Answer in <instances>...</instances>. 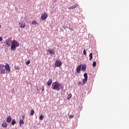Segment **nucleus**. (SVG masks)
<instances>
[{"mask_svg":"<svg viewBox=\"0 0 129 129\" xmlns=\"http://www.w3.org/2000/svg\"><path fill=\"white\" fill-rule=\"evenodd\" d=\"M6 43L7 46H11V51H15L16 49V47H19L20 44L17 41L14 40H12V38H9L6 40Z\"/></svg>","mask_w":129,"mask_h":129,"instance_id":"obj_1","label":"nucleus"},{"mask_svg":"<svg viewBox=\"0 0 129 129\" xmlns=\"http://www.w3.org/2000/svg\"><path fill=\"white\" fill-rule=\"evenodd\" d=\"M11 72V67L9 63L0 64V74H9Z\"/></svg>","mask_w":129,"mask_h":129,"instance_id":"obj_2","label":"nucleus"},{"mask_svg":"<svg viewBox=\"0 0 129 129\" xmlns=\"http://www.w3.org/2000/svg\"><path fill=\"white\" fill-rule=\"evenodd\" d=\"M51 89L55 90V91H60V89L62 90L64 89V86H63L62 84L59 83L58 82H55L52 84Z\"/></svg>","mask_w":129,"mask_h":129,"instance_id":"obj_3","label":"nucleus"},{"mask_svg":"<svg viewBox=\"0 0 129 129\" xmlns=\"http://www.w3.org/2000/svg\"><path fill=\"white\" fill-rule=\"evenodd\" d=\"M55 66H56V67H60L62 66V61H61V60H56L55 61Z\"/></svg>","mask_w":129,"mask_h":129,"instance_id":"obj_4","label":"nucleus"},{"mask_svg":"<svg viewBox=\"0 0 129 129\" xmlns=\"http://www.w3.org/2000/svg\"><path fill=\"white\" fill-rule=\"evenodd\" d=\"M24 120H25V115H22V119H20L19 121V124L20 126L24 124L25 122L24 121Z\"/></svg>","mask_w":129,"mask_h":129,"instance_id":"obj_5","label":"nucleus"},{"mask_svg":"<svg viewBox=\"0 0 129 129\" xmlns=\"http://www.w3.org/2000/svg\"><path fill=\"white\" fill-rule=\"evenodd\" d=\"M46 52H48V53H47V55H55V51H54V49H47Z\"/></svg>","mask_w":129,"mask_h":129,"instance_id":"obj_6","label":"nucleus"},{"mask_svg":"<svg viewBox=\"0 0 129 129\" xmlns=\"http://www.w3.org/2000/svg\"><path fill=\"white\" fill-rule=\"evenodd\" d=\"M47 18H48V14H47L46 13H44L41 16V18L43 20H46Z\"/></svg>","mask_w":129,"mask_h":129,"instance_id":"obj_7","label":"nucleus"},{"mask_svg":"<svg viewBox=\"0 0 129 129\" xmlns=\"http://www.w3.org/2000/svg\"><path fill=\"white\" fill-rule=\"evenodd\" d=\"M81 67H82V66L81 64L79 65L76 69L77 73H80V72L81 71Z\"/></svg>","mask_w":129,"mask_h":129,"instance_id":"obj_8","label":"nucleus"},{"mask_svg":"<svg viewBox=\"0 0 129 129\" xmlns=\"http://www.w3.org/2000/svg\"><path fill=\"white\" fill-rule=\"evenodd\" d=\"M19 26L20 28H25L26 27V23L22 21L21 22L19 23Z\"/></svg>","mask_w":129,"mask_h":129,"instance_id":"obj_9","label":"nucleus"},{"mask_svg":"<svg viewBox=\"0 0 129 129\" xmlns=\"http://www.w3.org/2000/svg\"><path fill=\"white\" fill-rule=\"evenodd\" d=\"M7 122H8V123H10V122H11L12 121V116H11V115H9L7 119L6 120Z\"/></svg>","mask_w":129,"mask_h":129,"instance_id":"obj_10","label":"nucleus"},{"mask_svg":"<svg viewBox=\"0 0 129 129\" xmlns=\"http://www.w3.org/2000/svg\"><path fill=\"white\" fill-rule=\"evenodd\" d=\"M2 127L5 128L8 127V123H7L5 121H3V122L2 124Z\"/></svg>","mask_w":129,"mask_h":129,"instance_id":"obj_11","label":"nucleus"},{"mask_svg":"<svg viewBox=\"0 0 129 129\" xmlns=\"http://www.w3.org/2000/svg\"><path fill=\"white\" fill-rule=\"evenodd\" d=\"M78 7V4H75L74 6L71 7H69L68 9L69 10H73V9H75V8H77Z\"/></svg>","mask_w":129,"mask_h":129,"instance_id":"obj_12","label":"nucleus"},{"mask_svg":"<svg viewBox=\"0 0 129 129\" xmlns=\"http://www.w3.org/2000/svg\"><path fill=\"white\" fill-rule=\"evenodd\" d=\"M52 82H53V80L52 79H49L48 82H47V84L48 86H50L51 84H52Z\"/></svg>","mask_w":129,"mask_h":129,"instance_id":"obj_13","label":"nucleus"},{"mask_svg":"<svg viewBox=\"0 0 129 129\" xmlns=\"http://www.w3.org/2000/svg\"><path fill=\"white\" fill-rule=\"evenodd\" d=\"M85 70H86V65L83 64L82 67V71H85Z\"/></svg>","mask_w":129,"mask_h":129,"instance_id":"obj_14","label":"nucleus"},{"mask_svg":"<svg viewBox=\"0 0 129 129\" xmlns=\"http://www.w3.org/2000/svg\"><path fill=\"white\" fill-rule=\"evenodd\" d=\"M72 97V94H70L68 96V97H67V99H68V100H70V99H71V98Z\"/></svg>","mask_w":129,"mask_h":129,"instance_id":"obj_15","label":"nucleus"},{"mask_svg":"<svg viewBox=\"0 0 129 129\" xmlns=\"http://www.w3.org/2000/svg\"><path fill=\"white\" fill-rule=\"evenodd\" d=\"M89 57H90V61H91V60H92V58H93V55L92 54V52L90 53Z\"/></svg>","mask_w":129,"mask_h":129,"instance_id":"obj_16","label":"nucleus"},{"mask_svg":"<svg viewBox=\"0 0 129 129\" xmlns=\"http://www.w3.org/2000/svg\"><path fill=\"white\" fill-rule=\"evenodd\" d=\"M33 114H35V111L34 109H31L30 111V115H33Z\"/></svg>","mask_w":129,"mask_h":129,"instance_id":"obj_17","label":"nucleus"},{"mask_svg":"<svg viewBox=\"0 0 129 129\" xmlns=\"http://www.w3.org/2000/svg\"><path fill=\"white\" fill-rule=\"evenodd\" d=\"M16 122H17V121H16V119H13L11 123L12 125H15V124H16Z\"/></svg>","mask_w":129,"mask_h":129,"instance_id":"obj_18","label":"nucleus"},{"mask_svg":"<svg viewBox=\"0 0 129 129\" xmlns=\"http://www.w3.org/2000/svg\"><path fill=\"white\" fill-rule=\"evenodd\" d=\"M84 76L85 79H88V76L87 75V73H85L84 74Z\"/></svg>","mask_w":129,"mask_h":129,"instance_id":"obj_19","label":"nucleus"},{"mask_svg":"<svg viewBox=\"0 0 129 129\" xmlns=\"http://www.w3.org/2000/svg\"><path fill=\"white\" fill-rule=\"evenodd\" d=\"M87 79H83V85L85 84V83H86V82H87Z\"/></svg>","mask_w":129,"mask_h":129,"instance_id":"obj_20","label":"nucleus"},{"mask_svg":"<svg viewBox=\"0 0 129 129\" xmlns=\"http://www.w3.org/2000/svg\"><path fill=\"white\" fill-rule=\"evenodd\" d=\"M32 25H38V23H37V22H36V21H34L32 22Z\"/></svg>","mask_w":129,"mask_h":129,"instance_id":"obj_21","label":"nucleus"},{"mask_svg":"<svg viewBox=\"0 0 129 129\" xmlns=\"http://www.w3.org/2000/svg\"><path fill=\"white\" fill-rule=\"evenodd\" d=\"M43 118H44V116L42 114L40 115V118H39L40 120H42V119H43Z\"/></svg>","mask_w":129,"mask_h":129,"instance_id":"obj_22","label":"nucleus"},{"mask_svg":"<svg viewBox=\"0 0 129 129\" xmlns=\"http://www.w3.org/2000/svg\"><path fill=\"white\" fill-rule=\"evenodd\" d=\"M26 65H29L30 63H31V60L30 59H28L27 61H26Z\"/></svg>","mask_w":129,"mask_h":129,"instance_id":"obj_23","label":"nucleus"},{"mask_svg":"<svg viewBox=\"0 0 129 129\" xmlns=\"http://www.w3.org/2000/svg\"><path fill=\"white\" fill-rule=\"evenodd\" d=\"M93 67H95V66H96V61H94L93 62Z\"/></svg>","mask_w":129,"mask_h":129,"instance_id":"obj_24","label":"nucleus"},{"mask_svg":"<svg viewBox=\"0 0 129 129\" xmlns=\"http://www.w3.org/2000/svg\"><path fill=\"white\" fill-rule=\"evenodd\" d=\"M83 54L84 55H85V56H86V51L85 50V49H84L83 50Z\"/></svg>","mask_w":129,"mask_h":129,"instance_id":"obj_25","label":"nucleus"},{"mask_svg":"<svg viewBox=\"0 0 129 129\" xmlns=\"http://www.w3.org/2000/svg\"><path fill=\"white\" fill-rule=\"evenodd\" d=\"M73 117H74V115H71L69 116L70 119H71V118H73Z\"/></svg>","mask_w":129,"mask_h":129,"instance_id":"obj_26","label":"nucleus"},{"mask_svg":"<svg viewBox=\"0 0 129 129\" xmlns=\"http://www.w3.org/2000/svg\"><path fill=\"white\" fill-rule=\"evenodd\" d=\"M2 41H3V38L0 37V42H2Z\"/></svg>","mask_w":129,"mask_h":129,"instance_id":"obj_27","label":"nucleus"},{"mask_svg":"<svg viewBox=\"0 0 129 129\" xmlns=\"http://www.w3.org/2000/svg\"><path fill=\"white\" fill-rule=\"evenodd\" d=\"M45 90V88L44 87H42V91Z\"/></svg>","mask_w":129,"mask_h":129,"instance_id":"obj_28","label":"nucleus"},{"mask_svg":"<svg viewBox=\"0 0 129 129\" xmlns=\"http://www.w3.org/2000/svg\"><path fill=\"white\" fill-rule=\"evenodd\" d=\"M1 28H2V26L0 25V29H1Z\"/></svg>","mask_w":129,"mask_h":129,"instance_id":"obj_29","label":"nucleus"},{"mask_svg":"<svg viewBox=\"0 0 129 129\" xmlns=\"http://www.w3.org/2000/svg\"><path fill=\"white\" fill-rule=\"evenodd\" d=\"M79 84H80V82H79Z\"/></svg>","mask_w":129,"mask_h":129,"instance_id":"obj_30","label":"nucleus"}]
</instances>
